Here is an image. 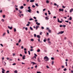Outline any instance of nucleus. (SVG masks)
I'll list each match as a JSON object with an SVG mask.
<instances>
[{
	"instance_id": "1",
	"label": "nucleus",
	"mask_w": 73,
	"mask_h": 73,
	"mask_svg": "<svg viewBox=\"0 0 73 73\" xmlns=\"http://www.w3.org/2000/svg\"><path fill=\"white\" fill-rule=\"evenodd\" d=\"M44 60L45 61H48L49 60V58L47 56H46L44 57Z\"/></svg>"
},
{
	"instance_id": "2",
	"label": "nucleus",
	"mask_w": 73,
	"mask_h": 73,
	"mask_svg": "<svg viewBox=\"0 0 73 73\" xmlns=\"http://www.w3.org/2000/svg\"><path fill=\"white\" fill-rule=\"evenodd\" d=\"M64 33V31H61L59 32L58 33H57V35H59L60 34H63Z\"/></svg>"
},
{
	"instance_id": "3",
	"label": "nucleus",
	"mask_w": 73,
	"mask_h": 73,
	"mask_svg": "<svg viewBox=\"0 0 73 73\" xmlns=\"http://www.w3.org/2000/svg\"><path fill=\"white\" fill-rule=\"evenodd\" d=\"M2 69V73H5V70H4V68H3Z\"/></svg>"
},
{
	"instance_id": "4",
	"label": "nucleus",
	"mask_w": 73,
	"mask_h": 73,
	"mask_svg": "<svg viewBox=\"0 0 73 73\" xmlns=\"http://www.w3.org/2000/svg\"><path fill=\"white\" fill-rule=\"evenodd\" d=\"M58 23H62V21H60L58 18L57 19Z\"/></svg>"
},
{
	"instance_id": "5",
	"label": "nucleus",
	"mask_w": 73,
	"mask_h": 73,
	"mask_svg": "<svg viewBox=\"0 0 73 73\" xmlns=\"http://www.w3.org/2000/svg\"><path fill=\"white\" fill-rule=\"evenodd\" d=\"M73 8H72L70 10V13H72V12H73Z\"/></svg>"
},
{
	"instance_id": "6",
	"label": "nucleus",
	"mask_w": 73,
	"mask_h": 73,
	"mask_svg": "<svg viewBox=\"0 0 73 73\" xmlns=\"http://www.w3.org/2000/svg\"><path fill=\"white\" fill-rule=\"evenodd\" d=\"M59 11H62V12H64V9H59Z\"/></svg>"
},
{
	"instance_id": "7",
	"label": "nucleus",
	"mask_w": 73,
	"mask_h": 73,
	"mask_svg": "<svg viewBox=\"0 0 73 73\" xmlns=\"http://www.w3.org/2000/svg\"><path fill=\"white\" fill-rule=\"evenodd\" d=\"M6 35V33L5 32L3 34L2 36L3 37H4V36H5Z\"/></svg>"
},
{
	"instance_id": "8",
	"label": "nucleus",
	"mask_w": 73,
	"mask_h": 73,
	"mask_svg": "<svg viewBox=\"0 0 73 73\" xmlns=\"http://www.w3.org/2000/svg\"><path fill=\"white\" fill-rule=\"evenodd\" d=\"M27 11L29 13H31V12L32 11V10H31V9H29Z\"/></svg>"
},
{
	"instance_id": "9",
	"label": "nucleus",
	"mask_w": 73,
	"mask_h": 73,
	"mask_svg": "<svg viewBox=\"0 0 73 73\" xmlns=\"http://www.w3.org/2000/svg\"><path fill=\"white\" fill-rule=\"evenodd\" d=\"M22 59L23 60H25V56H23L22 57Z\"/></svg>"
},
{
	"instance_id": "10",
	"label": "nucleus",
	"mask_w": 73,
	"mask_h": 73,
	"mask_svg": "<svg viewBox=\"0 0 73 73\" xmlns=\"http://www.w3.org/2000/svg\"><path fill=\"white\" fill-rule=\"evenodd\" d=\"M36 24H37V25H40V23H38V22H36Z\"/></svg>"
},
{
	"instance_id": "11",
	"label": "nucleus",
	"mask_w": 73,
	"mask_h": 73,
	"mask_svg": "<svg viewBox=\"0 0 73 73\" xmlns=\"http://www.w3.org/2000/svg\"><path fill=\"white\" fill-rule=\"evenodd\" d=\"M45 19L46 20H49V18L48 17H45Z\"/></svg>"
},
{
	"instance_id": "12",
	"label": "nucleus",
	"mask_w": 73,
	"mask_h": 73,
	"mask_svg": "<svg viewBox=\"0 0 73 73\" xmlns=\"http://www.w3.org/2000/svg\"><path fill=\"white\" fill-rule=\"evenodd\" d=\"M8 28L9 29H12V27H10L9 26H8Z\"/></svg>"
},
{
	"instance_id": "13",
	"label": "nucleus",
	"mask_w": 73,
	"mask_h": 73,
	"mask_svg": "<svg viewBox=\"0 0 73 73\" xmlns=\"http://www.w3.org/2000/svg\"><path fill=\"white\" fill-rule=\"evenodd\" d=\"M35 1V0H31L30 1V2H31V3H33V2H34Z\"/></svg>"
},
{
	"instance_id": "14",
	"label": "nucleus",
	"mask_w": 73,
	"mask_h": 73,
	"mask_svg": "<svg viewBox=\"0 0 73 73\" xmlns=\"http://www.w3.org/2000/svg\"><path fill=\"white\" fill-rule=\"evenodd\" d=\"M37 60L38 62H40V58H38Z\"/></svg>"
},
{
	"instance_id": "15",
	"label": "nucleus",
	"mask_w": 73,
	"mask_h": 73,
	"mask_svg": "<svg viewBox=\"0 0 73 73\" xmlns=\"http://www.w3.org/2000/svg\"><path fill=\"white\" fill-rule=\"evenodd\" d=\"M30 29L31 31H33V28H32V27H30Z\"/></svg>"
},
{
	"instance_id": "16",
	"label": "nucleus",
	"mask_w": 73,
	"mask_h": 73,
	"mask_svg": "<svg viewBox=\"0 0 73 73\" xmlns=\"http://www.w3.org/2000/svg\"><path fill=\"white\" fill-rule=\"evenodd\" d=\"M20 8V9H23L24 8V7L23 6H21Z\"/></svg>"
},
{
	"instance_id": "17",
	"label": "nucleus",
	"mask_w": 73,
	"mask_h": 73,
	"mask_svg": "<svg viewBox=\"0 0 73 73\" xmlns=\"http://www.w3.org/2000/svg\"><path fill=\"white\" fill-rule=\"evenodd\" d=\"M37 37L38 38H40V36L39 35H37Z\"/></svg>"
},
{
	"instance_id": "18",
	"label": "nucleus",
	"mask_w": 73,
	"mask_h": 73,
	"mask_svg": "<svg viewBox=\"0 0 73 73\" xmlns=\"http://www.w3.org/2000/svg\"><path fill=\"white\" fill-rule=\"evenodd\" d=\"M48 15H51V13L50 12V11L49 10L48 11Z\"/></svg>"
},
{
	"instance_id": "19",
	"label": "nucleus",
	"mask_w": 73,
	"mask_h": 73,
	"mask_svg": "<svg viewBox=\"0 0 73 73\" xmlns=\"http://www.w3.org/2000/svg\"><path fill=\"white\" fill-rule=\"evenodd\" d=\"M38 42H39L40 43H41V42H42V41H40V39H38Z\"/></svg>"
},
{
	"instance_id": "20",
	"label": "nucleus",
	"mask_w": 73,
	"mask_h": 73,
	"mask_svg": "<svg viewBox=\"0 0 73 73\" xmlns=\"http://www.w3.org/2000/svg\"><path fill=\"white\" fill-rule=\"evenodd\" d=\"M40 52V49H38L37 50V52Z\"/></svg>"
},
{
	"instance_id": "21",
	"label": "nucleus",
	"mask_w": 73,
	"mask_h": 73,
	"mask_svg": "<svg viewBox=\"0 0 73 73\" xmlns=\"http://www.w3.org/2000/svg\"><path fill=\"white\" fill-rule=\"evenodd\" d=\"M31 64H33V65L35 64V63L34 62H31Z\"/></svg>"
},
{
	"instance_id": "22",
	"label": "nucleus",
	"mask_w": 73,
	"mask_h": 73,
	"mask_svg": "<svg viewBox=\"0 0 73 73\" xmlns=\"http://www.w3.org/2000/svg\"><path fill=\"white\" fill-rule=\"evenodd\" d=\"M72 17H70L69 20H72Z\"/></svg>"
},
{
	"instance_id": "23",
	"label": "nucleus",
	"mask_w": 73,
	"mask_h": 73,
	"mask_svg": "<svg viewBox=\"0 0 73 73\" xmlns=\"http://www.w3.org/2000/svg\"><path fill=\"white\" fill-rule=\"evenodd\" d=\"M14 72L15 73H17V71L16 70H15L14 71Z\"/></svg>"
},
{
	"instance_id": "24",
	"label": "nucleus",
	"mask_w": 73,
	"mask_h": 73,
	"mask_svg": "<svg viewBox=\"0 0 73 73\" xmlns=\"http://www.w3.org/2000/svg\"><path fill=\"white\" fill-rule=\"evenodd\" d=\"M46 3L48 4V3H49V1L48 0H47L46 1Z\"/></svg>"
},
{
	"instance_id": "25",
	"label": "nucleus",
	"mask_w": 73,
	"mask_h": 73,
	"mask_svg": "<svg viewBox=\"0 0 73 73\" xmlns=\"http://www.w3.org/2000/svg\"><path fill=\"white\" fill-rule=\"evenodd\" d=\"M38 26H36V30H37V29H38Z\"/></svg>"
},
{
	"instance_id": "26",
	"label": "nucleus",
	"mask_w": 73,
	"mask_h": 73,
	"mask_svg": "<svg viewBox=\"0 0 73 73\" xmlns=\"http://www.w3.org/2000/svg\"><path fill=\"white\" fill-rule=\"evenodd\" d=\"M31 41H34V39L33 38H32L31 40Z\"/></svg>"
},
{
	"instance_id": "27",
	"label": "nucleus",
	"mask_w": 73,
	"mask_h": 73,
	"mask_svg": "<svg viewBox=\"0 0 73 73\" xmlns=\"http://www.w3.org/2000/svg\"><path fill=\"white\" fill-rule=\"evenodd\" d=\"M35 5L37 7H38V4L37 3H35Z\"/></svg>"
},
{
	"instance_id": "28",
	"label": "nucleus",
	"mask_w": 73,
	"mask_h": 73,
	"mask_svg": "<svg viewBox=\"0 0 73 73\" xmlns=\"http://www.w3.org/2000/svg\"><path fill=\"white\" fill-rule=\"evenodd\" d=\"M62 21H62H64V20H63V19H61V21Z\"/></svg>"
},
{
	"instance_id": "29",
	"label": "nucleus",
	"mask_w": 73,
	"mask_h": 73,
	"mask_svg": "<svg viewBox=\"0 0 73 73\" xmlns=\"http://www.w3.org/2000/svg\"><path fill=\"white\" fill-rule=\"evenodd\" d=\"M48 32L50 33V32H51V30H50V29H48Z\"/></svg>"
},
{
	"instance_id": "30",
	"label": "nucleus",
	"mask_w": 73,
	"mask_h": 73,
	"mask_svg": "<svg viewBox=\"0 0 73 73\" xmlns=\"http://www.w3.org/2000/svg\"><path fill=\"white\" fill-rule=\"evenodd\" d=\"M28 52L29 53V55H30V54H31V52H30V51H28Z\"/></svg>"
},
{
	"instance_id": "31",
	"label": "nucleus",
	"mask_w": 73,
	"mask_h": 73,
	"mask_svg": "<svg viewBox=\"0 0 73 73\" xmlns=\"http://www.w3.org/2000/svg\"><path fill=\"white\" fill-rule=\"evenodd\" d=\"M25 30L26 31H28V28H27V27H25Z\"/></svg>"
},
{
	"instance_id": "32",
	"label": "nucleus",
	"mask_w": 73,
	"mask_h": 73,
	"mask_svg": "<svg viewBox=\"0 0 73 73\" xmlns=\"http://www.w3.org/2000/svg\"><path fill=\"white\" fill-rule=\"evenodd\" d=\"M21 39H19V43H20V42H21Z\"/></svg>"
},
{
	"instance_id": "33",
	"label": "nucleus",
	"mask_w": 73,
	"mask_h": 73,
	"mask_svg": "<svg viewBox=\"0 0 73 73\" xmlns=\"http://www.w3.org/2000/svg\"><path fill=\"white\" fill-rule=\"evenodd\" d=\"M41 29H44V27H41Z\"/></svg>"
},
{
	"instance_id": "34",
	"label": "nucleus",
	"mask_w": 73,
	"mask_h": 73,
	"mask_svg": "<svg viewBox=\"0 0 73 73\" xmlns=\"http://www.w3.org/2000/svg\"><path fill=\"white\" fill-rule=\"evenodd\" d=\"M0 46H2V47H3V44H0Z\"/></svg>"
},
{
	"instance_id": "35",
	"label": "nucleus",
	"mask_w": 73,
	"mask_h": 73,
	"mask_svg": "<svg viewBox=\"0 0 73 73\" xmlns=\"http://www.w3.org/2000/svg\"><path fill=\"white\" fill-rule=\"evenodd\" d=\"M54 5L55 6H56L57 5V4L56 3H54Z\"/></svg>"
},
{
	"instance_id": "36",
	"label": "nucleus",
	"mask_w": 73,
	"mask_h": 73,
	"mask_svg": "<svg viewBox=\"0 0 73 73\" xmlns=\"http://www.w3.org/2000/svg\"><path fill=\"white\" fill-rule=\"evenodd\" d=\"M34 55L35 57H37V55L36 54H35Z\"/></svg>"
},
{
	"instance_id": "37",
	"label": "nucleus",
	"mask_w": 73,
	"mask_h": 73,
	"mask_svg": "<svg viewBox=\"0 0 73 73\" xmlns=\"http://www.w3.org/2000/svg\"><path fill=\"white\" fill-rule=\"evenodd\" d=\"M3 18H5V15H3Z\"/></svg>"
},
{
	"instance_id": "38",
	"label": "nucleus",
	"mask_w": 73,
	"mask_h": 73,
	"mask_svg": "<svg viewBox=\"0 0 73 73\" xmlns=\"http://www.w3.org/2000/svg\"><path fill=\"white\" fill-rule=\"evenodd\" d=\"M64 71H66V68H64Z\"/></svg>"
},
{
	"instance_id": "39",
	"label": "nucleus",
	"mask_w": 73,
	"mask_h": 73,
	"mask_svg": "<svg viewBox=\"0 0 73 73\" xmlns=\"http://www.w3.org/2000/svg\"><path fill=\"white\" fill-rule=\"evenodd\" d=\"M1 21L3 22H4V19H2Z\"/></svg>"
},
{
	"instance_id": "40",
	"label": "nucleus",
	"mask_w": 73,
	"mask_h": 73,
	"mask_svg": "<svg viewBox=\"0 0 73 73\" xmlns=\"http://www.w3.org/2000/svg\"><path fill=\"white\" fill-rule=\"evenodd\" d=\"M7 33H8V34H9V30H7Z\"/></svg>"
},
{
	"instance_id": "41",
	"label": "nucleus",
	"mask_w": 73,
	"mask_h": 73,
	"mask_svg": "<svg viewBox=\"0 0 73 73\" xmlns=\"http://www.w3.org/2000/svg\"><path fill=\"white\" fill-rule=\"evenodd\" d=\"M29 20H30V21H31V20H33V19H32V18H31L29 19Z\"/></svg>"
},
{
	"instance_id": "42",
	"label": "nucleus",
	"mask_w": 73,
	"mask_h": 73,
	"mask_svg": "<svg viewBox=\"0 0 73 73\" xmlns=\"http://www.w3.org/2000/svg\"><path fill=\"white\" fill-rule=\"evenodd\" d=\"M34 36L35 37H36V34H34Z\"/></svg>"
},
{
	"instance_id": "43",
	"label": "nucleus",
	"mask_w": 73,
	"mask_h": 73,
	"mask_svg": "<svg viewBox=\"0 0 73 73\" xmlns=\"http://www.w3.org/2000/svg\"><path fill=\"white\" fill-rule=\"evenodd\" d=\"M51 60H54V58L51 57Z\"/></svg>"
},
{
	"instance_id": "44",
	"label": "nucleus",
	"mask_w": 73,
	"mask_h": 73,
	"mask_svg": "<svg viewBox=\"0 0 73 73\" xmlns=\"http://www.w3.org/2000/svg\"><path fill=\"white\" fill-rule=\"evenodd\" d=\"M28 9H31V7H28Z\"/></svg>"
},
{
	"instance_id": "45",
	"label": "nucleus",
	"mask_w": 73,
	"mask_h": 73,
	"mask_svg": "<svg viewBox=\"0 0 73 73\" xmlns=\"http://www.w3.org/2000/svg\"><path fill=\"white\" fill-rule=\"evenodd\" d=\"M42 32H40V35H42Z\"/></svg>"
},
{
	"instance_id": "46",
	"label": "nucleus",
	"mask_w": 73,
	"mask_h": 73,
	"mask_svg": "<svg viewBox=\"0 0 73 73\" xmlns=\"http://www.w3.org/2000/svg\"><path fill=\"white\" fill-rule=\"evenodd\" d=\"M15 9L17 11H18V8L16 7L15 8Z\"/></svg>"
},
{
	"instance_id": "47",
	"label": "nucleus",
	"mask_w": 73,
	"mask_h": 73,
	"mask_svg": "<svg viewBox=\"0 0 73 73\" xmlns=\"http://www.w3.org/2000/svg\"><path fill=\"white\" fill-rule=\"evenodd\" d=\"M34 58H35V59H36V57L35 56L33 58V59H34Z\"/></svg>"
},
{
	"instance_id": "48",
	"label": "nucleus",
	"mask_w": 73,
	"mask_h": 73,
	"mask_svg": "<svg viewBox=\"0 0 73 73\" xmlns=\"http://www.w3.org/2000/svg\"><path fill=\"white\" fill-rule=\"evenodd\" d=\"M14 31L15 32H16V29L15 28L14 29Z\"/></svg>"
},
{
	"instance_id": "49",
	"label": "nucleus",
	"mask_w": 73,
	"mask_h": 73,
	"mask_svg": "<svg viewBox=\"0 0 73 73\" xmlns=\"http://www.w3.org/2000/svg\"><path fill=\"white\" fill-rule=\"evenodd\" d=\"M65 22H66V23H68L69 21H65Z\"/></svg>"
},
{
	"instance_id": "50",
	"label": "nucleus",
	"mask_w": 73,
	"mask_h": 73,
	"mask_svg": "<svg viewBox=\"0 0 73 73\" xmlns=\"http://www.w3.org/2000/svg\"><path fill=\"white\" fill-rule=\"evenodd\" d=\"M49 29V28H48V27H47V29H46V30H48Z\"/></svg>"
},
{
	"instance_id": "51",
	"label": "nucleus",
	"mask_w": 73,
	"mask_h": 73,
	"mask_svg": "<svg viewBox=\"0 0 73 73\" xmlns=\"http://www.w3.org/2000/svg\"><path fill=\"white\" fill-rule=\"evenodd\" d=\"M62 68H64V66H61Z\"/></svg>"
},
{
	"instance_id": "52",
	"label": "nucleus",
	"mask_w": 73,
	"mask_h": 73,
	"mask_svg": "<svg viewBox=\"0 0 73 73\" xmlns=\"http://www.w3.org/2000/svg\"><path fill=\"white\" fill-rule=\"evenodd\" d=\"M37 73H42L41 72H40L38 71L37 72Z\"/></svg>"
},
{
	"instance_id": "53",
	"label": "nucleus",
	"mask_w": 73,
	"mask_h": 73,
	"mask_svg": "<svg viewBox=\"0 0 73 73\" xmlns=\"http://www.w3.org/2000/svg\"><path fill=\"white\" fill-rule=\"evenodd\" d=\"M16 63H13L12 64V65H16Z\"/></svg>"
},
{
	"instance_id": "54",
	"label": "nucleus",
	"mask_w": 73,
	"mask_h": 73,
	"mask_svg": "<svg viewBox=\"0 0 73 73\" xmlns=\"http://www.w3.org/2000/svg\"><path fill=\"white\" fill-rule=\"evenodd\" d=\"M53 18L54 19H56V16H54L53 17Z\"/></svg>"
},
{
	"instance_id": "55",
	"label": "nucleus",
	"mask_w": 73,
	"mask_h": 73,
	"mask_svg": "<svg viewBox=\"0 0 73 73\" xmlns=\"http://www.w3.org/2000/svg\"><path fill=\"white\" fill-rule=\"evenodd\" d=\"M32 7H33V8H35V6L34 5H33L32 6Z\"/></svg>"
},
{
	"instance_id": "56",
	"label": "nucleus",
	"mask_w": 73,
	"mask_h": 73,
	"mask_svg": "<svg viewBox=\"0 0 73 73\" xmlns=\"http://www.w3.org/2000/svg\"><path fill=\"white\" fill-rule=\"evenodd\" d=\"M43 41L44 42H46V39H44L43 40Z\"/></svg>"
},
{
	"instance_id": "57",
	"label": "nucleus",
	"mask_w": 73,
	"mask_h": 73,
	"mask_svg": "<svg viewBox=\"0 0 73 73\" xmlns=\"http://www.w3.org/2000/svg\"><path fill=\"white\" fill-rule=\"evenodd\" d=\"M63 27L65 28V27H66V25H63Z\"/></svg>"
},
{
	"instance_id": "58",
	"label": "nucleus",
	"mask_w": 73,
	"mask_h": 73,
	"mask_svg": "<svg viewBox=\"0 0 73 73\" xmlns=\"http://www.w3.org/2000/svg\"><path fill=\"white\" fill-rule=\"evenodd\" d=\"M63 27V25H60V27Z\"/></svg>"
},
{
	"instance_id": "59",
	"label": "nucleus",
	"mask_w": 73,
	"mask_h": 73,
	"mask_svg": "<svg viewBox=\"0 0 73 73\" xmlns=\"http://www.w3.org/2000/svg\"><path fill=\"white\" fill-rule=\"evenodd\" d=\"M27 26H29V24H28L26 25Z\"/></svg>"
},
{
	"instance_id": "60",
	"label": "nucleus",
	"mask_w": 73,
	"mask_h": 73,
	"mask_svg": "<svg viewBox=\"0 0 73 73\" xmlns=\"http://www.w3.org/2000/svg\"><path fill=\"white\" fill-rule=\"evenodd\" d=\"M62 7L63 8H65V6H63Z\"/></svg>"
},
{
	"instance_id": "61",
	"label": "nucleus",
	"mask_w": 73,
	"mask_h": 73,
	"mask_svg": "<svg viewBox=\"0 0 73 73\" xmlns=\"http://www.w3.org/2000/svg\"><path fill=\"white\" fill-rule=\"evenodd\" d=\"M25 54H27V51H25Z\"/></svg>"
},
{
	"instance_id": "62",
	"label": "nucleus",
	"mask_w": 73,
	"mask_h": 73,
	"mask_svg": "<svg viewBox=\"0 0 73 73\" xmlns=\"http://www.w3.org/2000/svg\"><path fill=\"white\" fill-rule=\"evenodd\" d=\"M9 71H8H8H7V72H6V73H9Z\"/></svg>"
},
{
	"instance_id": "63",
	"label": "nucleus",
	"mask_w": 73,
	"mask_h": 73,
	"mask_svg": "<svg viewBox=\"0 0 73 73\" xmlns=\"http://www.w3.org/2000/svg\"><path fill=\"white\" fill-rule=\"evenodd\" d=\"M36 12H37V13H39V11H36Z\"/></svg>"
},
{
	"instance_id": "64",
	"label": "nucleus",
	"mask_w": 73,
	"mask_h": 73,
	"mask_svg": "<svg viewBox=\"0 0 73 73\" xmlns=\"http://www.w3.org/2000/svg\"><path fill=\"white\" fill-rule=\"evenodd\" d=\"M33 18H34V19H36V17H33Z\"/></svg>"
}]
</instances>
